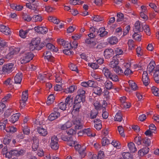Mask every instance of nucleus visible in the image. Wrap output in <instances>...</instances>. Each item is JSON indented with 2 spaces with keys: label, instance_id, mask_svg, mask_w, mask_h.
I'll use <instances>...</instances> for the list:
<instances>
[{
  "label": "nucleus",
  "instance_id": "nucleus-38",
  "mask_svg": "<svg viewBox=\"0 0 159 159\" xmlns=\"http://www.w3.org/2000/svg\"><path fill=\"white\" fill-rule=\"evenodd\" d=\"M98 111L97 110L91 111L90 113V118L91 119H94L96 118L98 115Z\"/></svg>",
  "mask_w": 159,
  "mask_h": 159
},
{
  "label": "nucleus",
  "instance_id": "nucleus-3",
  "mask_svg": "<svg viewBox=\"0 0 159 159\" xmlns=\"http://www.w3.org/2000/svg\"><path fill=\"white\" fill-rule=\"evenodd\" d=\"M81 119L79 116L75 117L72 120L73 125H75V129H81L83 128V125L81 122Z\"/></svg>",
  "mask_w": 159,
  "mask_h": 159
},
{
  "label": "nucleus",
  "instance_id": "nucleus-6",
  "mask_svg": "<svg viewBox=\"0 0 159 159\" xmlns=\"http://www.w3.org/2000/svg\"><path fill=\"white\" fill-rule=\"evenodd\" d=\"M26 7L34 11H36L39 6V3L38 1L33 3H28L26 4Z\"/></svg>",
  "mask_w": 159,
  "mask_h": 159
},
{
  "label": "nucleus",
  "instance_id": "nucleus-12",
  "mask_svg": "<svg viewBox=\"0 0 159 159\" xmlns=\"http://www.w3.org/2000/svg\"><path fill=\"white\" fill-rule=\"evenodd\" d=\"M48 40H49V39H47L46 40H45L44 42L45 43V45H46V48H47L48 49H49L52 51L57 52L58 51V49L57 48H56L54 46L50 43H46L47 41Z\"/></svg>",
  "mask_w": 159,
  "mask_h": 159
},
{
  "label": "nucleus",
  "instance_id": "nucleus-33",
  "mask_svg": "<svg viewBox=\"0 0 159 159\" xmlns=\"http://www.w3.org/2000/svg\"><path fill=\"white\" fill-rule=\"evenodd\" d=\"M84 100V97H82V96H80L77 95L75 98L74 102H75L76 103H82Z\"/></svg>",
  "mask_w": 159,
  "mask_h": 159
},
{
  "label": "nucleus",
  "instance_id": "nucleus-41",
  "mask_svg": "<svg viewBox=\"0 0 159 159\" xmlns=\"http://www.w3.org/2000/svg\"><path fill=\"white\" fill-rule=\"evenodd\" d=\"M7 122V119H4L0 120V129L2 130L4 129L6 126V124Z\"/></svg>",
  "mask_w": 159,
  "mask_h": 159
},
{
  "label": "nucleus",
  "instance_id": "nucleus-64",
  "mask_svg": "<svg viewBox=\"0 0 159 159\" xmlns=\"http://www.w3.org/2000/svg\"><path fill=\"white\" fill-rule=\"evenodd\" d=\"M0 45L2 47H7V43L2 39H0Z\"/></svg>",
  "mask_w": 159,
  "mask_h": 159
},
{
  "label": "nucleus",
  "instance_id": "nucleus-25",
  "mask_svg": "<svg viewBox=\"0 0 159 159\" xmlns=\"http://www.w3.org/2000/svg\"><path fill=\"white\" fill-rule=\"evenodd\" d=\"M102 73L107 78L110 77V76L111 73L109 69L106 67H103L102 70Z\"/></svg>",
  "mask_w": 159,
  "mask_h": 159
},
{
  "label": "nucleus",
  "instance_id": "nucleus-23",
  "mask_svg": "<svg viewBox=\"0 0 159 159\" xmlns=\"http://www.w3.org/2000/svg\"><path fill=\"white\" fill-rule=\"evenodd\" d=\"M93 92L98 96L101 95L102 91V89L98 86L94 87L93 89Z\"/></svg>",
  "mask_w": 159,
  "mask_h": 159
},
{
  "label": "nucleus",
  "instance_id": "nucleus-26",
  "mask_svg": "<svg viewBox=\"0 0 159 159\" xmlns=\"http://www.w3.org/2000/svg\"><path fill=\"white\" fill-rule=\"evenodd\" d=\"M155 63L153 62H151L147 66V70L150 73L152 72L153 70L155 72V69H154V66Z\"/></svg>",
  "mask_w": 159,
  "mask_h": 159
},
{
  "label": "nucleus",
  "instance_id": "nucleus-17",
  "mask_svg": "<svg viewBox=\"0 0 159 159\" xmlns=\"http://www.w3.org/2000/svg\"><path fill=\"white\" fill-rule=\"evenodd\" d=\"M22 73H17L14 78L15 83V84H20L22 79Z\"/></svg>",
  "mask_w": 159,
  "mask_h": 159
},
{
  "label": "nucleus",
  "instance_id": "nucleus-42",
  "mask_svg": "<svg viewBox=\"0 0 159 159\" xmlns=\"http://www.w3.org/2000/svg\"><path fill=\"white\" fill-rule=\"evenodd\" d=\"M113 69L114 71L118 75H121L123 73V70L118 66L116 67Z\"/></svg>",
  "mask_w": 159,
  "mask_h": 159
},
{
  "label": "nucleus",
  "instance_id": "nucleus-19",
  "mask_svg": "<svg viewBox=\"0 0 159 159\" xmlns=\"http://www.w3.org/2000/svg\"><path fill=\"white\" fill-rule=\"evenodd\" d=\"M11 151L13 155L17 157L24 155L25 152V151L23 150H11Z\"/></svg>",
  "mask_w": 159,
  "mask_h": 159
},
{
  "label": "nucleus",
  "instance_id": "nucleus-60",
  "mask_svg": "<svg viewBox=\"0 0 159 159\" xmlns=\"http://www.w3.org/2000/svg\"><path fill=\"white\" fill-rule=\"evenodd\" d=\"M23 18L25 21L29 22L32 20V17L28 15L24 14L23 16Z\"/></svg>",
  "mask_w": 159,
  "mask_h": 159
},
{
  "label": "nucleus",
  "instance_id": "nucleus-14",
  "mask_svg": "<svg viewBox=\"0 0 159 159\" xmlns=\"http://www.w3.org/2000/svg\"><path fill=\"white\" fill-rule=\"evenodd\" d=\"M119 63V61L116 57L114 56L112 58V60L111 61L109 64V66L110 67L112 68H114L116 67L117 66V65Z\"/></svg>",
  "mask_w": 159,
  "mask_h": 159
},
{
  "label": "nucleus",
  "instance_id": "nucleus-30",
  "mask_svg": "<svg viewBox=\"0 0 159 159\" xmlns=\"http://www.w3.org/2000/svg\"><path fill=\"white\" fill-rule=\"evenodd\" d=\"M128 146L130 151L132 152H134L137 151V149L135 147L134 144V143L132 142H130L128 143Z\"/></svg>",
  "mask_w": 159,
  "mask_h": 159
},
{
  "label": "nucleus",
  "instance_id": "nucleus-13",
  "mask_svg": "<svg viewBox=\"0 0 159 159\" xmlns=\"http://www.w3.org/2000/svg\"><path fill=\"white\" fill-rule=\"evenodd\" d=\"M59 43L61 45H62L64 47L65 49H71V48L70 43L68 42L61 39L59 41Z\"/></svg>",
  "mask_w": 159,
  "mask_h": 159
},
{
  "label": "nucleus",
  "instance_id": "nucleus-39",
  "mask_svg": "<svg viewBox=\"0 0 159 159\" xmlns=\"http://www.w3.org/2000/svg\"><path fill=\"white\" fill-rule=\"evenodd\" d=\"M81 103H76V102H74L73 107V110L78 112L79 109L81 107Z\"/></svg>",
  "mask_w": 159,
  "mask_h": 159
},
{
  "label": "nucleus",
  "instance_id": "nucleus-32",
  "mask_svg": "<svg viewBox=\"0 0 159 159\" xmlns=\"http://www.w3.org/2000/svg\"><path fill=\"white\" fill-rule=\"evenodd\" d=\"M85 149L86 147L85 146L81 145L78 152L81 155L82 158L84 157L85 156L86 154L84 153Z\"/></svg>",
  "mask_w": 159,
  "mask_h": 159
},
{
  "label": "nucleus",
  "instance_id": "nucleus-16",
  "mask_svg": "<svg viewBox=\"0 0 159 159\" xmlns=\"http://www.w3.org/2000/svg\"><path fill=\"white\" fill-rule=\"evenodd\" d=\"M43 56L44 57V58L47 59L49 61H52L54 60V57L51 55V53L50 52L47 51L45 52L43 54Z\"/></svg>",
  "mask_w": 159,
  "mask_h": 159
},
{
  "label": "nucleus",
  "instance_id": "nucleus-27",
  "mask_svg": "<svg viewBox=\"0 0 159 159\" xmlns=\"http://www.w3.org/2000/svg\"><path fill=\"white\" fill-rule=\"evenodd\" d=\"M65 103L68 106V107H69V106L71 107L73 104V98H71L70 96H68L66 99Z\"/></svg>",
  "mask_w": 159,
  "mask_h": 159
},
{
  "label": "nucleus",
  "instance_id": "nucleus-58",
  "mask_svg": "<svg viewBox=\"0 0 159 159\" xmlns=\"http://www.w3.org/2000/svg\"><path fill=\"white\" fill-rule=\"evenodd\" d=\"M149 6L152 8L156 12H159V7H157L154 3H150L149 4Z\"/></svg>",
  "mask_w": 159,
  "mask_h": 159
},
{
  "label": "nucleus",
  "instance_id": "nucleus-22",
  "mask_svg": "<svg viewBox=\"0 0 159 159\" xmlns=\"http://www.w3.org/2000/svg\"><path fill=\"white\" fill-rule=\"evenodd\" d=\"M38 132L42 136H45L48 134L46 129L42 127H40L38 128Z\"/></svg>",
  "mask_w": 159,
  "mask_h": 159
},
{
  "label": "nucleus",
  "instance_id": "nucleus-50",
  "mask_svg": "<svg viewBox=\"0 0 159 159\" xmlns=\"http://www.w3.org/2000/svg\"><path fill=\"white\" fill-rule=\"evenodd\" d=\"M69 67L72 70L76 71L77 73H79L77 67L75 65L71 63L69 65Z\"/></svg>",
  "mask_w": 159,
  "mask_h": 159
},
{
  "label": "nucleus",
  "instance_id": "nucleus-24",
  "mask_svg": "<svg viewBox=\"0 0 159 159\" xmlns=\"http://www.w3.org/2000/svg\"><path fill=\"white\" fill-rule=\"evenodd\" d=\"M77 89L76 87L74 85L70 86L64 89V91L66 93H73Z\"/></svg>",
  "mask_w": 159,
  "mask_h": 159
},
{
  "label": "nucleus",
  "instance_id": "nucleus-36",
  "mask_svg": "<svg viewBox=\"0 0 159 159\" xmlns=\"http://www.w3.org/2000/svg\"><path fill=\"white\" fill-rule=\"evenodd\" d=\"M129 86L132 89L134 90H135L138 89V87L136 84L132 80H129Z\"/></svg>",
  "mask_w": 159,
  "mask_h": 159
},
{
  "label": "nucleus",
  "instance_id": "nucleus-5",
  "mask_svg": "<svg viewBox=\"0 0 159 159\" xmlns=\"http://www.w3.org/2000/svg\"><path fill=\"white\" fill-rule=\"evenodd\" d=\"M58 139L57 136L54 135L52 137L50 145L52 149L56 150L58 149Z\"/></svg>",
  "mask_w": 159,
  "mask_h": 159
},
{
  "label": "nucleus",
  "instance_id": "nucleus-63",
  "mask_svg": "<svg viewBox=\"0 0 159 159\" xmlns=\"http://www.w3.org/2000/svg\"><path fill=\"white\" fill-rule=\"evenodd\" d=\"M85 91L82 89H79L77 91L78 95L80 96L85 97Z\"/></svg>",
  "mask_w": 159,
  "mask_h": 159
},
{
  "label": "nucleus",
  "instance_id": "nucleus-18",
  "mask_svg": "<svg viewBox=\"0 0 159 159\" xmlns=\"http://www.w3.org/2000/svg\"><path fill=\"white\" fill-rule=\"evenodd\" d=\"M104 85L106 89L109 90H110L111 89H114L117 91V89H116L114 88V85L112 84V83L109 80H107L105 83H104Z\"/></svg>",
  "mask_w": 159,
  "mask_h": 159
},
{
  "label": "nucleus",
  "instance_id": "nucleus-1",
  "mask_svg": "<svg viewBox=\"0 0 159 159\" xmlns=\"http://www.w3.org/2000/svg\"><path fill=\"white\" fill-rule=\"evenodd\" d=\"M14 70V64L9 63L3 66L1 71L2 74L6 75L11 73Z\"/></svg>",
  "mask_w": 159,
  "mask_h": 159
},
{
  "label": "nucleus",
  "instance_id": "nucleus-53",
  "mask_svg": "<svg viewBox=\"0 0 159 159\" xmlns=\"http://www.w3.org/2000/svg\"><path fill=\"white\" fill-rule=\"evenodd\" d=\"M83 131L84 134H86L88 136L90 137L93 136L91 129L90 128L84 129Z\"/></svg>",
  "mask_w": 159,
  "mask_h": 159
},
{
  "label": "nucleus",
  "instance_id": "nucleus-11",
  "mask_svg": "<svg viewBox=\"0 0 159 159\" xmlns=\"http://www.w3.org/2000/svg\"><path fill=\"white\" fill-rule=\"evenodd\" d=\"M93 121L94 124V127L96 129L98 130H100L102 127L101 121L99 119H96Z\"/></svg>",
  "mask_w": 159,
  "mask_h": 159
},
{
  "label": "nucleus",
  "instance_id": "nucleus-44",
  "mask_svg": "<svg viewBox=\"0 0 159 159\" xmlns=\"http://www.w3.org/2000/svg\"><path fill=\"white\" fill-rule=\"evenodd\" d=\"M108 78L111 80L112 81L115 82H117L119 81L118 77L117 75L115 74L111 73L110 76H109Z\"/></svg>",
  "mask_w": 159,
  "mask_h": 159
},
{
  "label": "nucleus",
  "instance_id": "nucleus-46",
  "mask_svg": "<svg viewBox=\"0 0 159 159\" xmlns=\"http://www.w3.org/2000/svg\"><path fill=\"white\" fill-rule=\"evenodd\" d=\"M123 158L124 159H133L131 155L128 152H123L122 154Z\"/></svg>",
  "mask_w": 159,
  "mask_h": 159
},
{
  "label": "nucleus",
  "instance_id": "nucleus-31",
  "mask_svg": "<svg viewBox=\"0 0 159 159\" xmlns=\"http://www.w3.org/2000/svg\"><path fill=\"white\" fill-rule=\"evenodd\" d=\"M40 42V39L39 38H37L33 39L31 42L33 45H34L35 47L38 48V46H39Z\"/></svg>",
  "mask_w": 159,
  "mask_h": 159
},
{
  "label": "nucleus",
  "instance_id": "nucleus-2",
  "mask_svg": "<svg viewBox=\"0 0 159 159\" xmlns=\"http://www.w3.org/2000/svg\"><path fill=\"white\" fill-rule=\"evenodd\" d=\"M34 57L33 54L31 52H25L21 58V64H25L29 62Z\"/></svg>",
  "mask_w": 159,
  "mask_h": 159
},
{
  "label": "nucleus",
  "instance_id": "nucleus-37",
  "mask_svg": "<svg viewBox=\"0 0 159 159\" xmlns=\"http://www.w3.org/2000/svg\"><path fill=\"white\" fill-rule=\"evenodd\" d=\"M29 31V30L25 31L23 30H20L19 31V36L22 38H25Z\"/></svg>",
  "mask_w": 159,
  "mask_h": 159
},
{
  "label": "nucleus",
  "instance_id": "nucleus-61",
  "mask_svg": "<svg viewBox=\"0 0 159 159\" xmlns=\"http://www.w3.org/2000/svg\"><path fill=\"white\" fill-rule=\"evenodd\" d=\"M120 106L122 108H128L130 107V103L125 102L123 103H121Z\"/></svg>",
  "mask_w": 159,
  "mask_h": 159
},
{
  "label": "nucleus",
  "instance_id": "nucleus-4",
  "mask_svg": "<svg viewBox=\"0 0 159 159\" xmlns=\"http://www.w3.org/2000/svg\"><path fill=\"white\" fill-rule=\"evenodd\" d=\"M60 116L59 109L57 108H54L53 112L51 113L48 117L49 120L52 121L59 117Z\"/></svg>",
  "mask_w": 159,
  "mask_h": 159
},
{
  "label": "nucleus",
  "instance_id": "nucleus-28",
  "mask_svg": "<svg viewBox=\"0 0 159 159\" xmlns=\"http://www.w3.org/2000/svg\"><path fill=\"white\" fill-rule=\"evenodd\" d=\"M109 43L113 45L116 44L118 42V39L115 37H111L108 39Z\"/></svg>",
  "mask_w": 159,
  "mask_h": 159
},
{
  "label": "nucleus",
  "instance_id": "nucleus-57",
  "mask_svg": "<svg viewBox=\"0 0 159 159\" xmlns=\"http://www.w3.org/2000/svg\"><path fill=\"white\" fill-rule=\"evenodd\" d=\"M63 51L64 54L69 56L72 55L74 53L73 52L71 51L70 49H64Z\"/></svg>",
  "mask_w": 159,
  "mask_h": 159
},
{
  "label": "nucleus",
  "instance_id": "nucleus-8",
  "mask_svg": "<svg viewBox=\"0 0 159 159\" xmlns=\"http://www.w3.org/2000/svg\"><path fill=\"white\" fill-rule=\"evenodd\" d=\"M0 31L6 35H9L11 33V31L8 27L2 25H0Z\"/></svg>",
  "mask_w": 159,
  "mask_h": 159
},
{
  "label": "nucleus",
  "instance_id": "nucleus-9",
  "mask_svg": "<svg viewBox=\"0 0 159 159\" xmlns=\"http://www.w3.org/2000/svg\"><path fill=\"white\" fill-rule=\"evenodd\" d=\"M34 29L38 33L42 34H46L48 31V29L44 27L36 26L34 27Z\"/></svg>",
  "mask_w": 159,
  "mask_h": 159
},
{
  "label": "nucleus",
  "instance_id": "nucleus-7",
  "mask_svg": "<svg viewBox=\"0 0 159 159\" xmlns=\"http://www.w3.org/2000/svg\"><path fill=\"white\" fill-rule=\"evenodd\" d=\"M33 143H32V150L35 151L37 150L38 148L39 140L37 137L34 136L33 137Z\"/></svg>",
  "mask_w": 159,
  "mask_h": 159
},
{
  "label": "nucleus",
  "instance_id": "nucleus-59",
  "mask_svg": "<svg viewBox=\"0 0 159 159\" xmlns=\"http://www.w3.org/2000/svg\"><path fill=\"white\" fill-rule=\"evenodd\" d=\"M109 143V141L107 138L104 137L102 139V146H105Z\"/></svg>",
  "mask_w": 159,
  "mask_h": 159
},
{
  "label": "nucleus",
  "instance_id": "nucleus-35",
  "mask_svg": "<svg viewBox=\"0 0 159 159\" xmlns=\"http://www.w3.org/2000/svg\"><path fill=\"white\" fill-rule=\"evenodd\" d=\"M42 20V16L40 15H35L32 17V21L34 22L41 21Z\"/></svg>",
  "mask_w": 159,
  "mask_h": 159
},
{
  "label": "nucleus",
  "instance_id": "nucleus-51",
  "mask_svg": "<svg viewBox=\"0 0 159 159\" xmlns=\"http://www.w3.org/2000/svg\"><path fill=\"white\" fill-rule=\"evenodd\" d=\"M143 30L144 32L148 35H150L151 34L150 29L148 25H145L142 27Z\"/></svg>",
  "mask_w": 159,
  "mask_h": 159
},
{
  "label": "nucleus",
  "instance_id": "nucleus-43",
  "mask_svg": "<svg viewBox=\"0 0 159 159\" xmlns=\"http://www.w3.org/2000/svg\"><path fill=\"white\" fill-rule=\"evenodd\" d=\"M58 106L60 109L63 111L65 110L68 107V106L64 102H60Z\"/></svg>",
  "mask_w": 159,
  "mask_h": 159
},
{
  "label": "nucleus",
  "instance_id": "nucleus-47",
  "mask_svg": "<svg viewBox=\"0 0 159 159\" xmlns=\"http://www.w3.org/2000/svg\"><path fill=\"white\" fill-rule=\"evenodd\" d=\"M55 99L54 97L53 94L50 95L48 98L47 103L48 104H51L53 103Z\"/></svg>",
  "mask_w": 159,
  "mask_h": 159
},
{
  "label": "nucleus",
  "instance_id": "nucleus-15",
  "mask_svg": "<svg viewBox=\"0 0 159 159\" xmlns=\"http://www.w3.org/2000/svg\"><path fill=\"white\" fill-rule=\"evenodd\" d=\"M97 33L98 34L99 33L98 36L101 37L107 36L108 34V32L105 31V28L104 27L100 28L98 30Z\"/></svg>",
  "mask_w": 159,
  "mask_h": 159
},
{
  "label": "nucleus",
  "instance_id": "nucleus-20",
  "mask_svg": "<svg viewBox=\"0 0 159 159\" xmlns=\"http://www.w3.org/2000/svg\"><path fill=\"white\" fill-rule=\"evenodd\" d=\"M133 30L134 32H139L143 30L142 28H141L140 22L139 21H137L135 23V27Z\"/></svg>",
  "mask_w": 159,
  "mask_h": 159
},
{
  "label": "nucleus",
  "instance_id": "nucleus-45",
  "mask_svg": "<svg viewBox=\"0 0 159 159\" xmlns=\"http://www.w3.org/2000/svg\"><path fill=\"white\" fill-rule=\"evenodd\" d=\"M152 93L156 96H159V90L155 86H153L151 88Z\"/></svg>",
  "mask_w": 159,
  "mask_h": 159
},
{
  "label": "nucleus",
  "instance_id": "nucleus-48",
  "mask_svg": "<svg viewBox=\"0 0 159 159\" xmlns=\"http://www.w3.org/2000/svg\"><path fill=\"white\" fill-rule=\"evenodd\" d=\"M138 32H134L133 35V38L136 40L140 41L141 40V35L138 34Z\"/></svg>",
  "mask_w": 159,
  "mask_h": 159
},
{
  "label": "nucleus",
  "instance_id": "nucleus-40",
  "mask_svg": "<svg viewBox=\"0 0 159 159\" xmlns=\"http://www.w3.org/2000/svg\"><path fill=\"white\" fill-rule=\"evenodd\" d=\"M122 119V115L120 112L119 111L116 115L115 117V121L120 122Z\"/></svg>",
  "mask_w": 159,
  "mask_h": 159
},
{
  "label": "nucleus",
  "instance_id": "nucleus-62",
  "mask_svg": "<svg viewBox=\"0 0 159 159\" xmlns=\"http://www.w3.org/2000/svg\"><path fill=\"white\" fill-rule=\"evenodd\" d=\"M12 111V110L11 109H7L4 113V116L5 117H8L11 115Z\"/></svg>",
  "mask_w": 159,
  "mask_h": 159
},
{
  "label": "nucleus",
  "instance_id": "nucleus-34",
  "mask_svg": "<svg viewBox=\"0 0 159 159\" xmlns=\"http://www.w3.org/2000/svg\"><path fill=\"white\" fill-rule=\"evenodd\" d=\"M154 72L153 77L155 82L158 83H159V70L158 69H156Z\"/></svg>",
  "mask_w": 159,
  "mask_h": 159
},
{
  "label": "nucleus",
  "instance_id": "nucleus-55",
  "mask_svg": "<svg viewBox=\"0 0 159 159\" xmlns=\"http://www.w3.org/2000/svg\"><path fill=\"white\" fill-rule=\"evenodd\" d=\"M11 141V138L9 136H6L3 140V143L5 145L9 144Z\"/></svg>",
  "mask_w": 159,
  "mask_h": 159
},
{
  "label": "nucleus",
  "instance_id": "nucleus-10",
  "mask_svg": "<svg viewBox=\"0 0 159 159\" xmlns=\"http://www.w3.org/2000/svg\"><path fill=\"white\" fill-rule=\"evenodd\" d=\"M114 54V51L112 49H106L104 52V55L106 59H108L111 57Z\"/></svg>",
  "mask_w": 159,
  "mask_h": 159
},
{
  "label": "nucleus",
  "instance_id": "nucleus-56",
  "mask_svg": "<svg viewBox=\"0 0 159 159\" xmlns=\"http://www.w3.org/2000/svg\"><path fill=\"white\" fill-rule=\"evenodd\" d=\"M72 137L71 136L70 137L69 139H68V141H67V145L70 146H75V141H73L72 140Z\"/></svg>",
  "mask_w": 159,
  "mask_h": 159
},
{
  "label": "nucleus",
  "instance_id": "nucleus-49",
  "mask_svg": "<svg viewBox=\"0 0 159 159\" xmlns=\"http://www.w3.org/2000/svg\"><path fill=\"white\" fill-rule=\"evenodd\" d=\"M28 90L22 92L21 100L27 101L28 98Z\"/></svg>",
  "mask_w": 159,
  "mask_h": 159
},
{
  "label": "nucleus",
  "instance_id": "nucleus-29",
  "mask_svg": "<svg viewBox=\"0 0 159 159\" xmlns=\"http://www.w3.org/2000/svg\"><path fill=\"white\" fill-rule=\"evenodd\" d=\"M22 130L23 133L25 134L29 135L30 133V129L28 128L27 125L25 124H22Z\"/></svg>",
  "mask_w": 159,
  "mask_h": 159
},
{
  "label": "nucleus",
  "instance_id": "nucleus-21",
  "mask_svg": "<svg viewBox=\"0 0 159 159\" xmlns=\"http://www.w3.org/2000/svg\"><path fill=\"white\" fill-rule=\"evenodd\" d=\"M20 115V113H17L13 115L11 117V119L10 121L12 123H15L16 121H17Z\"/></svg>",
  "mask_w": 159,
  "mask_h": 159
},
{
  "label": "nucleus",
  "instance_id": "nucleus-54",
  "mask_svg": "<svg viewBox=\"0 0 159 159\" xmlns=\"http://www.w3.org/2000/svg\"><path fill=\"white\" fill-rule=\"evenodd\" d=\"M128 44L129 47V49L132 50L134 48V41L132 40H129L128 42Z\"/></svg>",
  "mask_w": 159,
  "mask_h": 159
},
{
  "label": "nucleus",
  "instance_id": "nucleus-52",
  "mask_svg": "<svg viewBox=\"0 0 159 159\" xmlns=\"http://www.w3.org/2000/svg\"><path fill=\"white\" fill-rule=\"evenodd\" d=\"M118 130L121 136L123 137H125L124 129L122 126H119L118 127Z\"/></svg>",
  "mask_w": 159,
  "mask_h": 159
}]
</instances>
